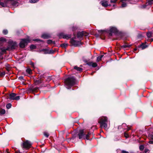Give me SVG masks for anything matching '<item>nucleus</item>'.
<instances>
[{
	"label": "nucleus",
	"mask_w": 153,
	"mask_h": 153,
	"mask_svg": "<svg viewBox=\"0 0 153 153\" xmlns=\"http://www.w3.org/2000/svg\"><path fill=\"white\" fill-rule=\"evenodd\" d=\"M124 136L126 138H127L129 137V135L126 132L124 133Z\"/></svg>",
	"instance_id": "obj_33"
},
{
	"label": "nucleus",
	"mask_w": 153,
	"mask_h": 153,
	"mask_svg": "<svg viewBox=\"0 0 153 153\" xmlns=\"http://www.w3.org/2000/svg\"><path fill=\"white\" fill-rule=\"evenodd\" d=\"M5 72H3L1 73L0 74V76H2L4 75H5Z\"/></svg>",
	"instance_id": "obj_39"
},
{
	"label": "nucleus",
	"mask_w": 153,
	"mask_h": 153,
	"mask_svg": "<svg viewBox=\"0 0 153 153\" xmlns=\"http://www.w3.org/2000/svg\"><path fill=\"white\" fill-rule=\"evenodd\" d=\"M31 145L29 141L26 140L23 143L22 146L23 148L28 149L30 147Z\"/></svg>",
	"instance_id": "obj_4"
},
{
	"label": "nucleus",
	"mask_w": 153,
	"mask_h": 153,
	"mask_svg": "<svg viewBox=\"0 0 153 153\" xmlns=\"http://www.w3.org/2000/svg\"><path fill=\"white\" fill-rule=\"evenodd\" d=\"M16 94L14 93H12L10 95V99L12 100H14Z\"/></svg>",
	"instance_id": "obj_12"
},
{
	"label": "nucleus",
	"mask_w": 153,
	"mask_h": 153,
	"mask_svg": "<svg viewBox=\"0 0 153 153\" xmlns=\"http://www.w3.org/2000/svg\"><path fill=\"white\" fill-rule=\"evenodd\" d=\"M60 37H62L64 39H68L71 38V35L65 34L63 33H60L59 34Z\"/></svg>",
	"instance_id": "obj_5"
},
{
	"label": "nucleus",
	"mask_w": 153,
	"mask_h": 153,
	"mask_svg": "<svg viewBox=\"0 0 153 153\" xmlns=\"http://www.w3.org/2000/svg\"><path fill=\"white\" fill-rule=\"evenodd\" d=\"M107 118L106 117H102L100 118L98 122L100 124L102 128L105 129L107 127Z\"/></svg>",
	"instance_id": "obj_2"
},
{
	"label": "nucleus",
	"mask_w": 153,
	"mask_h": 153,
	"mask_svg": "<svg viewBox=\"0 0 153 153\" xmlns=\"http://www.w3.org/2000/svg\"><path fill=\"white\" fill-rule=\"evenodd\" d=\"M19 79L20 80H22L23 79V77L22 76H20V77H19Z\"/></svg>",
	"instance_id": "obj_45"
},
{
	"label": "nucleus",
	"mask_w": 153,
	"mask_h": 153,
	"mask_svg": "<svg viewBox=\"0 0 153 153\" xmlns=\"http://www.w3.org/2000/svg\"><path fill=\"white\" fill-rule=\"evenodd\" d=\"M87 33L85 32H79L77 33V37L79 38H81L83 36H86Z\"/></svg>",
	"instance_id": "obj_8"
},
{
	"label": "nucleus",
	"mask_w": 153,
	"mask_h": 153,
	"mask_svg": "<svg viewBox=\"0 0 153 153\" xmlns=\"http://www.w3.org/2000/svg\"><path fill=\"white\" fill-rule=\"evenodd\" d=\"M148 4L151 5L152 4V1L153 0H148Z\"/></svg>",
	"instance_id": "obj_32"
},
{
	"label": "nucleus",
	"mask_w": 153,
	"mask_h": 153,
	"mask_svg": "<svg viewBox=\"0 0 153 153\" xmlns=\"http://www.w3.org/2000/svg\"><path fill=\"white\" fill-rule=\"evenodd\" d=\"M90 135V134L89 133H88L86 135V138L87 140L89 139V137Z\"/></svg>",
	"instance_id": "obj_36"
},
{
	"label": "nucleus",
	"mask_w": 153,
	"mask_h": 153,
	"mask_svg": "<svg viewBox=\"0 0 153 153\" xmlns=\"http://www.w3.org/2000/svg\"><path fill=\"white\" fill-rule=\"evenodd\" d=\"M85 135L84 133V130H79L78 134V136L79 139H82L84 137Z\"/></svg>",
	"instance_id": "obj_9"
},
{
	"label": "nucleus",
	"mask_w": 153,
	"mask_h": 153,
	"mask_svg": "<svg viewBox=\"0 0 153 153\" xmlns=\"http://www.w3.org/2000/svg\"><path fill=\"white\" fill-rule=\"evenodd\" d=\"M115 6V5L114 4L113 5V6Z\"/></svg>",
	"instance_id": "obj_55"
},
{
	"label": "nucleus",
	"mask_w": 153,
	"mask_h": 153,
	"mask_svg": "<svg viewBox=\"0 0 153 153\" xmlns=\"http://www.w3.org/2000/svg\"><path fill=\"white\" fill-rule=\"evenodd\" d=\"M11 104L10 103H9L7 105L6 107L7 109H9L11 108Z\"/></svg>",
	"instance_id": "obj_30"
},
{
	"label": "nucleus",
	"mask_w": 153,
	"mask_h": 153,
	"mask_svg": "<svg viewBox=\"0 0 153 153\" xmlns=\"http://www.w3.org/2000/svg\"><path fill=\"white\" fill-rule=\"evenodd\" d=\"M100 3L102 4V6L105 7H107L108 6H111V5H108V1H102L100 2Z\"/></svg>",
	"instance_id": "obj_10"
},
{
	"label": "nucleus",
	"mask_w": 153,
	"mask_h": 153,
	"mask_svg": "<svg viewBox=\"0 0 153 153\" xmlns=\"http://www.w3.org/2000/svg\"><path fill=\"white\" fill-rule=\"evenodd\" d=\"M152 35V33L151 32H149L147 33V36L148 38H150Z\"/></svg>",
	"instance_id": "obj_23"
},
{
	"label": "nucleus",
	"mask_w": 153,
	"mask_h": 153,
	"mask_svg": "<svg viewBox=\"0 0 153 153\" xmlns=\"http://www.w3.org/2000/svg\"><path fill=\"white\" fill-rule=\"evenodd\" d=\"M87 65L90 66H91L93 67H96L97 65V64L96 62H88L87 63Z\"/></svg>",
	"instance_id": "obj_11"
},
{
	"label": "nucleus",
	"mask_w": 153,
	"mask_h": 153,
	"mask_svg": "<svg viewBox=\"0 0 153 153\" xmlns=\"http://www.w3.org/2000/svg\"><path fill=\"white\" fill-rule=\"evenodd\" d=\"M3 33L4 34L6 35L8 33V31L6 30H4L3 31Z\"/></svg>",
	"instance_id": "obj_31"
},
{
	"label": "nucleus",
	"mask_w": 153,
	"mask_h": 153,
	"mask_svg": "<svg viewBox=\"0 0 153 153\" xmlns=\"http://www.w3.org/2000/svg\"><path fill=\"white\" fill-rule=\"evenodd\" d=\"M47 43L48 44H55V42H53L51 40H48L47 41Z\"/></svg>",
	"instance_id": "obj_20"
},
{
	"label": "nucleus",
	"mask_w": 153,
	"mask_h": 153,
	"mask_svg": "<svg viewBox=\"0 0 153 153\" xmlns=\"http://www.w3.org/2000/svg\"><path fill=\"white\" fill-rule=\"evenodd\" d=\"M76 29V27H73V30L74 31Z\"/></svg>",
	"instance_id": "obj_47"
},
{
	"label": "nucleus",
	"mask_w": 153,
	"mask_h": 153,
	"mask_svg": "<svg viewBox=\"0 0 153 153\" xmlns=\"http://www.w3.org/2000/svg\"><path fill=\"white\" fill-rule=\"evenodd\" d=\"M6 41V39L5 38L1 37L0 38V41H1L2 42H5Z\"/></svg>",
	"instance_id": "obj_25"
},
{
	"label": "nucleus",
	"mask_w": 153,
	"mask_h": 153,
	"mask_svg": "<svg viewBox=\"0 0 153 153\" xmlns=\"http://www.w3.org/2000/svg\"><path fill=\"white\" fill-rule=\"evenodd\" d=\"M41 83V82L40 80H38V81H36V82H35V83Z\"/></svg>",
	"instance_id": "obj_41"
},
{
	"label": "nucleus",
	"mask_w": 153,
	"mask_h": 153,
	"mask_svg": "<svg viewBox=\"0 0 153 153\" xmlns=\"http://www.w3.org/2000/svg\"><path fill=\"white\" fill-rule=\"evenodd\" d=\"M30 39L29 38L26 39H22L19 43V46L21 48H24L27 44L30 42Z\"/></svg>",
	"instance_id": "obj_3"
},
{
	"label": "nucleus",
	"mask_w": 153,
	"mask_h": 153,
	"mask_svg": "<svg viewBox=\"0 0 153 153\" xmlns=\"http://www.w3.org/2000/svg\"><path fill=\"white\" fill-rule=\"evenodd\" d=\"M12 4L14 6H17L18 5V2L16 0L12 3Z\"/></svg>",
	"instance_id": "obj_21"
},
{
	"label": "nucleus",
	"mask_w": 153,
	"mask_h": 153,
	"mask_svg": "<svg viewBox=\"0 0 153 153\" xmlns=\"http://www.w3.org/2000/svg\"><path fill=\"white\" fill-rule=\"evenodd\" d=\"M150 138L152 139L153 140V134H151L150 135Z\"/></svg>",
	"instance_id": "obj_44"
},
{
	"label": "nucleus",
	"mask_w": 153,
	"mask_h": 153,
	"mask_svg": "<svg viewBox=\"0 0 153 153\" xmlns=\"http://www.w3.org/2000/svg\"><path fill=\"white\" fill-rule=\"evenodd\" d=\"M51 53H53V52H51Z\"/></svg>",
	"instance_id": "obj_56"
},
{
	"label": "nucleus",
	"mask_w": 153,
	"mask_h": 153,
	"mask_svg": "<svg viewBox=\"0 0 153 153\" xmlns=\"http://www.w3.org/2000/svg\"><path fill=\"white\" fill-rule=\"evenodd\" d=\"M68 45L67 44L65 43H63L61 45V46L62 47V48H65Z\"/></svg>",
	"instance_id": "obj_29"
},
{
	"label": "nucleus",
	"mask_w": 153,
	"mask_h": 153,
	"mask_svg": "<svg viewBox=\"0 0 153 153\" xmlns=\"http://www.w3.org/2000/svg\"><path fill=\"white\" fill-rule=\"evenodd\" d=\"M75 81V78L72 76H70L66 79L65 81V83L66 88L69 89L74 84Z\"/></svg>",
	"instance_id": "obj_1"
},
{
	"label": "nucleus",
	"mask_w": 153,
	"mask_h": 153,
	"mask_svg": "<svg viewBox=\"0 0 153 153\" xmlns=\"http://www.w3.org/2000/svg\"><path fill=\"white\" fill-rule=\"evenodd\" d=\"M38 89V88L37 87H36L34 88L30 87V90L32 91H36Z\"/></svg>",
	"instance_id": "obj_18"
},
{
	"label": "nucleus",
	"mask_w": 153,
	"mask_h": 153,
	"mask_svg": "<svg viewBox=\"0 0 153 153\" xmlns=\"http://www.w3.org/2000/svg\"><path fill=\"white\" fill-rule=\"evenodd\" d=\"M153 41V39H152V41Z\"/></svg>",
	"instance_id": "obj_58"
},
{
	"label": "nucleus",
	"mask_w": 153,
	"mask_h": 153,
	"mask_svg": "<svg viewBox=\"0 0 153 153\" xmlns=\"http://www.w3.org/2000/svg\"><path fill=\"white\" fill-rule=\"evenodd\" d=\"M12 48H15L14 46H12Z\"/></svg>",
	"instance_id": "obj_50"
},
{
	"label": "nucleus",
	"mask_w": 153,
	"mask_h": 153,
	"mask_svg": "<svg viewBox=\"0 0 153 153\" xmlns=\"http://www.w3.org/2000/svg\"><path fill=\"white\" fill-rule=\"evenodd\" d=\"M44 50H42V51H44Z\"/></svg>",
	"instance_id": "obj_57"
},
{
	"label": "nucleus",
	"mask_w": 153,
	"mask_h": 153,
	"mask_svg": "<svg viewBox=\"0 0 153 153\" xmlns=\"http://www.w3.org/2000/svg\"><path fill=\"white\" fill-rule=\"evenodd\" d=\"M147 152V150L146 149L145 150V153H146Z\"/></svg>",
	"instance_id": "obj_49"
},
{
	"label": "nucleus",
	"mask_w": 153,
	"mask_h": 153,
	"mask_svg": "<svg viewBox=\"0 0 153 153\" xmlns=\"http://www.w3.org/2000/svg\"><path fill=\"white\" fill-rule=\"evenodd\" d=\"M103 56V55H102L98 56L97 58V61L98 62L100 61Z\"/></svg>",
	"instance_id": "obj_15"
},
{
	"label": "nucleus",
	"mask_w": 153,
	"mask_h": 153,
	"mask_svg": "<svg viewBox=\"0 0 153 153\" xmlns=\"http://www.w3.org/2000/svg\"><path fill=\"white\" fill-rule=\"evenodd\" d=\"M131 46L130 45H125L123 46V47L124 48H129Z\"/></svg>",
	"instance_id": "obj_27"
},
{
	"label": "nucleus",
	"mask_w": 153,
	"mask_h": 153,
	"mask_svg": "<svg viewBox=\"0 0 153 153\" xmlns=\"http://www.w3.org/2000/svg\"><path fill=\"white\" fill-rule=\"evenodd\" d=\"M14 44L15 45H16V43H14Z\"/></svg>",
	"instance_id": "obj_52"
},
{
	"label": "nucleus",
	"mask_w": 153,
	"mask_h": 153,
	"mask_svg": "<svg viewBox=\"0 0 153 153\" xmlns=\"http://www.w3.org/2000/svg\"><path fill=\"white\" fill-rule=\"evenodd\" d=\"M38 0H30V2L31 3H35L37 2Z\"/></svg>",
	"instance_id": "obj_28"
},
{
	"label": "nucleus",
	"mask_w": 153,
	"mask_h": 153,
	"mask_svg": "<svg viewBox=\"0 0 153 153\" xmlns=\"http://www.w3.org/2000/svg\"><path fill=\"white\" fill-rule=\"evenodd\" d=\"M99 32H101L102 33H104L105 32L104 31H103L102 30H99Z\"/></svg>",
	"instance_id": "obj_46"
},
{
	"label": "nucleus",
	"mask_w": 153,
	"mask_h": 153,
	"mask_svg": "<svg viewBox=\"0 0 153 153\" xmlns=\"http://www.w3.org/2000/svg\"><path fill=\"white\" fill-rule=\"evenodd\" d=\"M144 148V146H143L140 145V146L139 149L140 150H142Z\"/></svg>",
	"instance_id": "obj_35"
},
{
	"label": "nucleus",
	"mask_w": 153,
	"mask_h": 153,
	"mask_svg": "<svg viewBox=\"0 0 153 153\" xmlns=\"http://www.w3.org/2000/svg\"><path fill=\"white\" fill-rule=\"evenodd\" d=\"M110 31L112 33H116L117 31L116 28L114 27H112L110 29Z\"/></svg>",
	"instance_id": "obj_13"
},
{
	"label": "nucleus",
	"mask_w": 153,
	"mask_h": 153,
	"mask_svg": "<svg viewBox=\"0 0 153 153\" xmlns=\"http://www.w3.org/2000/svg\"><path fill=\"white\" fill-rule=\"evenodd\" d=\"M36 40H37V39H34V40H33V41H36Z\"/></svg>",
	"instance_id": "obj_53"
},
{
	"label": "nucleus",
	"mask_w": 153,
	"mask_h": 153,
	"mask_svg": "<svg viewBox=\"0 0 153 153\" xmlns=\"http://www.w3.org/2000/svg\"><path fill=\"white\" fill-rule=\"evenodd\" d=\"M71 42L72 45L75 46H77L79 45L80 43V41H76L73 39H71Z\"/></svg>",
	"instance_id": "obj_6"
},
{
	"label": "nucleus",
	"mask_w": 153,
	"mask_h": 153,
	"mask_svg": "<svg viewBox=\"0 0 153 153\" xmlns=\"http://www.w3.org/2000/svg\"><path fill=\"white\" fill-rule=\"evenodd\" d=\"M20 99V96H18L16 97H15V98H14V100H18Z\"/></svg>",
	"instance_id": "obj_37"
},
{
	"label": "nucleus",
	"mask_w": 153,
	"mask_h": 153,
	"mask_svg": "<svg viewBox=\"0 0 153 153\" xmlns=\"http://www.w3.org/2000/svg\"><path fill=\"white\" fill-rule=\"evenodd\" d=\"M30 48L31 49H33L36 48V46L33 45H32L30 46Z\"/></svg>",
	"instance_id": "obj_24"
},
{
	"label": "nucleus",
	"mask_w": 153,
	"mask_h": 153,
	"mask_svg": "<svg viewBox=\"0 0 153 153\" xmlns=\"http://www.w3.org/2000/svg\"><path fill=\"white\" fill-rule=\"evenodd\" d=\"M149 143L151 144H153V141L150 140L149 142Z\"/></svg>",
	"instance_id": "obj_43"
},
{
	"label": "nucleus",
	"mask_w": 153,
	"mask_h": 153,
	"mask_svg": "<svg viewBox=\"0 0 153 153\" xmlns=\"http://www.w3.org/2000/svg\"><path fill=\"white\" fill-rule=\"evenodd\" d=\"M122 153H128V152L126 151L123 150L121 151Z\"/></svg>",
	"instance_id": "obj_40"
},
{
	"label": "nucleus",
	"mask_w": 153,
	"mask_h": 153,
	"mask_svg": "<svg viewBox=\"0 0 153 153\" xmlns=\"http://www.w3.org/2000/svg\"><path fill=\"white\" fill-rule=\"evenodd\" d=\"M26 71L29 74H30L32 73V71L30 68H27V69Z\"/></svg>",
	"instance_id": "obj_22"
},
{
	"label": "nucleus",
	"mask_w": 153,
	"mask_h": 153,
	"mask_svg": "<svg viewBox=\"0 0 153 153\" xmlns=\"http://www.w3.org/2000/svg\"><path fill=\"white\" fill-rule=\"evenodd\" d=\"M44 135L46 137H48L49 136L48 134L46 132L44 133Z\"/></svg>",
	"instance_id": "obj_34"
},
{
	"label": "nucleus",
	"mask_w": 153,
	"mask_h": 153,
	"mask_svg": "<svg viewBox=\"0 0 153 153\" xmlns=\"http://www.w3.org/2000/svg\"><path fill=\"white\" fill-rule=\"evenodd\" d=\"M139 47L141 48L143 50L147 48V46L143 44H142L141 45H139Z\"/></svg>",
	"instance_id": "obj_14"
},
{
	"label": "nucleus",
	"mask_w": 153,
	"mask_h": 153,
	"mask_svg": "<svg viewBox=\"0 0 153 153\" xmlns=\"http://www.w3.org/2000/svg\"><path fill=\"white\" fill-rule=\"evenodd\" d=\"M0 50L1 51L3 52H6L7 50H8V49L7 48H0Z\"/></svg>",
	"instance_id": "obj_26"
},
{
	"label": "nucleus",
	"mask_w": 153,
	"mask_h": 153,
	"mask_svg": "<svg viewBox=\"0 0 153 153\" xmlns=\"http://www.w3.org/2000/svg\"><path fill=\"white\" fill-rule=\"evenodd\" d=\"M137 50V48L134 49V51H136Z\"/></svg>",
	"instance_id": "obj_51"
},
{
	"label": "nucleus",
	"mask_w": 153,
	"mask_h": 153,
	"mask_svg": "<svg viewBox=\"0 0 153 153\" xmlns=\"http://www.w3.org/2000/svg\"><path fill=\"white\" fill-rule=\"evenodd\" d=\"M5 113V111L4 109H1L0 110V115H2L4 114Z\"/></svg>",
	"instance_id": "obj_19"
},
{
	"label": "nucleus",
	"mask_w": 153,
	"mask_h": 153,
	"mask_svg": "<svg viewBox=\"0 0 153 153\" xmlns=\"http://www.w3.org/2000/svg\"><path fill=\"white\" fill-rule=\"evenodd\" d=\"M15 153H20V152L19 151H16Z\"/></svg>",
	"instance_id": "obj_48"
},
{
	"label": "nucleus",
	"mask_w": 153,
	"mask_h": 153,
	"mask_svg": "<svg viewBox=\"0 0 153 153\" xmlns=\"http://www.w3.org/2000/svg\"><path fill=\"white\" fill-rule=\"evenodd\" d=\"M129 0H120V2L122 3L121 7H125L126 6V4L129 2Z\"/></svg>",
	"instance_id": "obj_7"
},
{
	"label": "nucleus",
	"mask_w": 153,
	"mask_h": 153,
	"mask_svg": "<svg viewBox=\"0 0 153 153\" xmlns=\"http://www.w3.org/2000/svg\"><path fill=\"white\" fill-rule=\"evenodd\" d=\"M30 64L33 67H34L35 64L34 63L31 62H30Z\"/></svg>",
	"instance_id": "obj_42"
},
{
	"label": "nucleus",
	"mask_w": 153,
	"mask_h": 153,
	"mask_svg": "<svg viewBox=\"0 0 153 153\" xmlns=\"http://www.w3.org/2000/svg\"><path fill=\"white\" fill-rule=\"evenodd\" d=\"M49 37V36L46 34H44L42 36V37L44 39H47Z\"/></svg>",
	"instance_id": "obj_16"
},
{
	"label": "nucleus",
	"mask_w": 153,
	"mask_h": 153,
	"mask_svg": "<svg viewBox=\"0 0 153 153\" xmlns=\"http://www.w3.org/2000/svg\"><path fill=\"white\" fill-rule=\"evenodd\" d=\"M117 0H111L110 2L111 3H115L117 2Z\"/></svg>",
	"instance_id": "obj_38"
},
{
	"label": "nucleus",
	"mask_w": 153,
	"mask_h": 153,
	"mask_svg": "<svg viewBox=\"0 0 153 153\" xmlns=\"http://www.w3.org/2000/svg\"><path fill=\"white\" fill-rule=\"evenodd\" d=\"M130 129V128H128V130H129Z\"/></svg>",
	"instance_id": "obj_54"
},
{
	"label": "nucleus",
	"mask_w": 153,
	"mask_h": 153,
	"mask_svg": "<svg viewBox=\"0 0 153 153\" xmlns=\"http://www.w3.org/2000/svg\"><path fill=\"white\" fill-rule=\"evenodd\" d=\"M74 69L79 71H81L82 70V68L78 67L76 66H74Z\"/></svg>",
	"instance_id": "obj_17"
}]
</instances>
